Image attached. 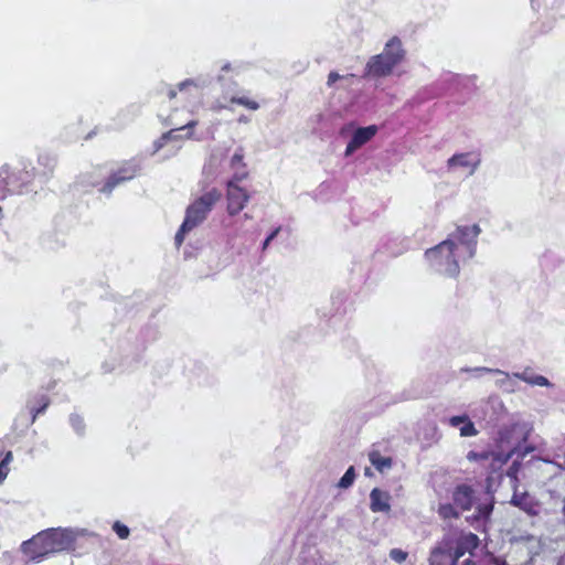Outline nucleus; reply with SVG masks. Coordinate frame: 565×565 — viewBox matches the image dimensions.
Wrapping results in <instances>:
<instances>
[{"label":"nucleus","instance_id":"1","mask_svg":"<svg viewBox=\"0 0 565 565\" xmlns=\"http://www.w3.org/2000/svg\"><path fill=\"white\" fill-rule=\"evenodd\" d=\"M481 230L479 225L457 226L448 238L425 253L430 267L448 277H457L460 260L470 259L477 249V238Z\"/></svg>","mask_w":565,"mask_h":565},{"label":"nucleus","instance_id":"2","mask_svg":"<svg viewBox=\"0 0 565 565\" xmlns=\"http://www.w3.org/2000/svg\"><path fill=\"white\" fill-rule=\"evenodd\" d=\"M83 530L47 529L22 544L23 552L33 562H41L55 553L74 548L76 539Z\"/></svg>","mask_w":565,"mask_h":565},{"label":"nucleus","instance_id":"3","mask_svg":"<svg viewBox=\"0 0 565 565\" xmlns=\"http://www.w3.org/2000/svg\"><path fill=\"white\" fill-rule=\"evenodd\" d=\"M405 51L398 38H392L382 53L372 56L366 66L363 77L380 78L388 76L393 68L402 62Z\"/></svg>","mask_w":565,"mask_h":565},{"label":"nucleus","instance_id":"4","mask_svg":"<svg viewBox=\"0 0 565 565\" xmlns=\"http://www.w3.org/2000/svg\"><path fill=\"white\" fill-rule=\"evenodd\" d=\"M220 199V191L213 189L204 193L201 198L188 206L184 221L174 237V242L178 247L183 243L184 235L206 218L213 205Z\"/></svg>","mask_w":565,"mask_h":565},{"label":"nucleus","instance_id":"5","mask_svg":"<svg viewBox=\"0 0 565 565\" xmlns=\"http://www.w3.org/2000/svg\"><path fill=\"white\" fill-rule=\"evenodd\" d=\"M238 74V67H233L231 63H225L221 67V72L217 75V83L221 85L222 95L224 99H228L233 104L244 106L252 110H257L259 104L255 100H250L247 97H239L238 84L234 81V76Z\"/></svg>","mask_w":565,"mask_h":565},{"label":"nucleus","instance_id":"6","mask_svg":"<svg viewBox=\"0 0 565 565\" xmlns=\"http://www.w3.org/2000/svg\"><path fill=\"white\" fill-rule=\"evenodd\" d=\"M452 500L455 507L460 508L462 511L470 510L471 508H476L477 518L478 519H487L493 509V504L491 501L481 502L479 498H477L475 490L472 487L468 484H458L452 492Z\"/></svg>","mask_w":565,"mask_h":565},{"label":"nucleus","instance_id":"7","mask_svg":"<svg viewBox=\"0 0 565 565\" xmlns=\"http://www.w3.org/2000/svg\"><path fill=\"white\" fill-rule=\"evenodd\" d=\"M463 555L460 546H454L451 541H443L435 546L429 556V565H455Z\"/></svg>","mask_w":565,"mask_h":565},{"label":"nucleus","instance_id":"8","mask_svg":"<svg viewBox=\"0 0 565 565\" xmlns=\"http://www.w3.org/2000/svg\"><path fill=\"white\" fill-rule=\"evenodd\" d=\"M516 429H518V426L513 425L509 428H504V429L500 430V433H499V440L501 443L500 447L502 449L504 447V444L507 445L509 450L512 449L513 447L518 448L516 454L513 455V456H516V458L513 460L512 465L509 467L508 472H507V475L512 479L518 478V472H519V469L521 466V463L519 461V457L521 455V440L518 439L515 443L512 441V437L516 433ZM530 450H531L530 448H526L522 452V457H524Z\"/></svg>","mask_w":565,"mask_h":565},{"label":"nucleus","instance_id":"9","mask_svg":"<svg viewBox=\"0 0 565 565\" xmlns=\"http://www.w3.org/2000/svg\"><path fill=\"white\" fill-rule=\"evenodd\" d=\"M140 170V164L136 160L125 162L116 172L109 175L102 192L111 193V191L120 183L129 181L136 177Z\"/></svg>","mask_w":565,"mask_h":565},{"label":"nucleus","instance_id":"10","mask_svg":"<svg viewBox=\"0 0 565 565\" xmlns=\"http://www.w3.org/2000/svg\"><path fill=\"white\" fill-rule=\"evenodd\" d=\"M249 200L247 192L234 184V181L227 182V212L230 215L238 214Z\"/></svg>","mask_w":565,"mask_h":565},{"label":"nucleus","instance_id":"11","mask_svg":"<svg viewBox=\"0 0 565 565\" xmlns=\"http://www.w3.org/2000/svg\"><path fill=\"white\" fill-rule=\"evenodd\" d=\"M510 503L524 511L530 516H536L542 511V504L527 492L519 493L515 491Z\"/></svg>","mask_w":565,"mask_h":565},{"label":"nucleus","instance_id":"12","mask_svg":"<svg viewBox=\"0 0 565 565\" xmlns=\"http://www.w3.org/2000/svg\"><path fill=\"white\" fill-rule=\"evenodd\" d=\"M376 132L377 126L375 125L358 128L353 132L352 138L347 146L345 156H351L354 151L369 142L376 135Z\"/></svg>","mask_w":565,"mask_h":565},{"label":"nucleus","instance_id":"13","mask_svg":"<svg viewBox=\"0 0 565 565\" xmlns=\"http://www.w3.org/2000/svg\"><path fill=\"white\" fill-rule=\"evenodd\" d=\"M480 164V159L470 152L456 153L447 161L449 169L457 167L471 168V174L477 170Z\"/></svg>","mask_w":565,"mask_h":565},{"label":"nucleus","instance_id":"14","mask_svg":"<svg viewBox=\"0 0 565 565\" xmlns=\"http://www.w3.org/2000/svg\"><path fill=\"white\" fill-rule=\"evenodd\" d=\"M391 495L386 491H382L379 488H374L370 493V509L372 512H384L391 511L390 504Z\"/></svg>","mask_w":565,"mask_h":565},{"label":"nucleus","instance_id":"15","mask_svg":"<svg viewBox=\"0 0 565 565\" xmlns=\"http://www.w3.org/2000/svg\"><path fill=\"white\" fill-rule=\"evenodd\" d=\"M518 448L513 447L512 449L508 450L507 454L503 452H489V451H469L467 455V458L471 461H478V460H488L489 458H492L494 461H498L500 463H505L510 458L513 457L514 454H516Z\"/></svg>","mask_w":565,"mask_h":565},{"label":"nucleus","instance_id":"16","mask_svg":"<svg viewBox=\"0 0 565 565\" xmlns=\"http://www.w3.org/2000/svg\"><path fill=\"white\" fill-rule=\"evenodd\" d=\"M354 74L348 73L344 75L339 74L337 71H331L327 77V86L332 89L348 88L352 85Z\"/></svg>","mask_w":565,"mask_h":565},{"label":"nucleus","instance_id":"17","mask_svg":"<svg viewBox=\"0 0 565 565\" xmlns=\"http://www.w3.org/2000/svg\"><path fill=\"white\" fill-rule=\"evenodd\" d=\"M512 375L531 385L551 386V382L543 375H529L526 371L522 373L515 372Z\"/></svg>","mask_w":565,"mask_h":565},{"label":"nucleus","instance_id":"18","mask_svg":"<svg viewBox=\"0 0 565 565\" xmlns=\"http://www.w3.org/2000/svg\"><path fill=\"white\" fill-rule=\"evenodd\" d=\"M36 402L39 406L31 405V402L28 403V407L30 408V413L32 415L31 423H34L36 417L40 414H43L50 404L49 397L44 394L39 395L36 397Z\"/></svg>","mask_w":565,"mask_h":565},{"label":"nucleus","instance_id":"19","mask_svg":"<svg viewBox=\"0 0 565 565\" xmlns=\"http://www.w3.org/2000/svg\"><path fill=\"white\" fill-rule=\"evenodd\" d=\"M370 461L371 463L380 471L383 472L384 470L392 467V459L390 457H383L377 451H372L370 454Z\"/></svg>","mask_w":565,"mask_h":565},{"label":"nucleus","instance_id":"20","mask_svg":"<svg viewBox=\"0 0 565 565\" xmlns=\"http://www.w3.org/2000/svg\"><path fill=\"white\" fill-rule=\"evenodd\" d=\"M462 371L466 372H472L475 376H482L483 374H500L503 376L502 380H500V384L502 385L504 382H507L510 377V375L501 370L498 369H489L484 366L473 367V369H462Z\"/></svg>","mask_w":565,"mask_h":565},{"label":"nucleus","instance_id":"21","mask_svg":"<svg viewBox=\"0 0 565 565\" xmlns=\"http://www.w3.org/2000/svg\"><path fill=\"white\" fill-rule=\"evenodd\" d=\"M38 161L44 168L43 175L47 180L54 171L56 159L50 154H41Z\"/></svg>","mask_w":565,"mask_h":565},{"label":"nucleus","instance_id":"22","mask_svg":"<svg viewBox=\"0 0 565 565\" xmlns=\"http://www.w3.org/2000/svg\"><path fill=\"white\" fill-rule=\"evenodd\" d=\"M196 125H198V121L191 120L188 124H185L179 128L170 129L168 132H171L172 135H171V137H169V141L181 140L183 137L179 134V131L185 130V129L188 130L185 138H191L192 130Z\"/></svg>","mask_w":565,"mask_h":565},{"label":"nucleus","instance_id":"23","mask_svg":"<svg viewBox=\"0 0 565 565\" xmlns=\"http://www.w3.org/2000/svg\"><path fill=\"white\" fill-rule=\"evenodd\" d=\"M207 85V81L203 77H198V78H188L183 82H181L179 85H178V89L180 92H184L190 86H193V87H196V88H202L204 86Z\"/></svg>","mask_w":565,"mask_h":565},{"label":"nucleus","instance_id":"24","mask_svg":"<svg viewBox=\"0 0 565 565\" xmlns=\"http://www.w3.org/2000/svg\"><path fill=\"white\" fill-rule=\"evenodd\" d=\"M354 479H355V470H354V467L351 466L348 468L345 473L339 480L338 487L341 489H348L353 484Z\"/></svg>","mask_w":565,"mask_h":565},{"label":"nucleus","instance_id":"25","mask_svg":"<svg viewBox=\"0 0 565 565\" xmlns=\"http://www.w3.org/2000/svg\"><path fill=\"white\" fill-rule=\"evenodd\" d=\"M478 536L476 534L469 533L468 535H465L457 544L456 546H460L461 551H463V554L466 553V550L469 547H476L478 545Z\"/></svg>","mask_w":565,"mask_h":565},{"label":"nucleus","instance_id":"26","mask_svg":"<svg viewBox=\"0 0 565 565\" xmlns=\"http://www.w3.org/2000/svg\"><path fill=\"white\" fill-rule=\"evenodd\" d=\"M244 149L243 147H238L233 157L231 158V168L232 169H237L238 167L241 168H246V164L244 163Z\"/></svg>","mask_w":565,"mask_h":565},{"label":"nucleus","instance_id":"27","mask_svg":"<svg viewBox=\"0 0 565 565\" xmlns=\"http://www.w3.org/2000/svg\"><path fill=\"white\" fill-rule=\"evenodd\" d=\"M438 513L443 519L458 518L459 514L452 504H441L438 509Z\"/></svg>","mask_w":565,"mask_h":565},{"label":"nucleus","instance_id":"28","mask_svg":"<svg viewBox=\"0 0 565 565\" xmlns=\"http://www.w3.org/2000/svg\"><path fill=\"white\" fill-rule=\"evenodd\" d=\"M477 434L478 430L476 429L475 424L468 417L467 420L460 427V435L462 437H470L476 436Z\"/></svg>","mask_w":565,"mask_h":565},{"label":"nucleus","instance_id":"29","mask_svg":"<svg viewBox=\"0 0 565 565\" xmlns=\"http://www.w3.org/2000/svg\"><path fill=\"white\" fill-rule=\"evenodd\" d=\"M70 423L77 434L82 435L84 433L85 425L81 416L72 414L70 416Z\"/></svg>","mask_w":565,"mask_h":565},{"label":"nucleus","instance_id":"30","mask_svg":"<svg viewBox=\"0 0 565 565\" xmlns=\"http://www.w3.org/2000/svg\"><path fill=\"white\" fill-rule=\"evenodd\" d=\"M113 530L116 532V534L119 536V539L125 540L129 536V529L125 524L120 523L119 521H116L113 525Z\"/></svg>","mask_w":565,"mask_h":565},{"label":"nucleus","instance_id":"31","mask_svg":"<svg viewBox=\"0 0 565 565\" xmlns=\"http://www.w3.org/2000/svg\"><path fill=\"white\" fill-rule=\"evenodd\" d=\"M408 554L401 548H393L390 552V557L396 563H403L407 558Z\"/></svg>","mask_w":565,"mask_h":565},{"label":"nucleus","instance_id":"32","mask_svg":"<svg viewBox=\"0 0 565 565\" xmlns=\"http://www.w3.org/2000/svg\"><path fill=\"white\" fill-rule=\"evenodd\" d=\"M233 170H234V174L230 181H234V184H237L238 182L243 181L248 175L246 168L238 167L237 169H233Z\"/></svg>","mask_w":565,"mask_h":565},{"label":"nucleus","instance_id":"33","mask_svg":"<svg viewBox=\"0 0 565 565\" xmlns=\"http://www.w3.org/2000/svg\"><path fill=\"white\" fill-rule=\"evenodd\" d=\"M171 132H164L162 134V136L157 139L154 142H153V153L158 152L160 149H162L166 143L169 141V137H171Z\"/></svg>","mask_w":565,"mask_h":565},{"label":"nucleus","instance_id":"34","mask_svg":"<svg viewBox=\"0 0 565 565\" xmlns=\"http://www.w3.org/2000/svg\"><path fill=\"white\" fill-rule=\"evenodd\" d=\"M468 416L467 415H462V416H452L450 419H449V424L452 426V427H458L460 426L461 424H463L466 420H467Z\"/></svg>","mask_w":565,"mask_h":565},{"label":"nucleus","instance_id":"35","mask_svg":"<svg viewBox=\"0 0 565 565\" xmlns=\"http://www.w3.org/2000/svg\"><path fill=\"white\" fill-rule=\"evenodd\" d=\"M9 469L8 466H4L0 462V483L6 479L8 476Z\"/></svg>","mask_w":565,"mask_h":565},{"label":"nucleus","instance_id":"36","mask_svg":"<svg viewBox=\"0 0 565 565\" xmlns=\"http://www.w3.org/2000/svg\"><path fill=\"white\" fill-rule=\"evenodd\" d=\"M11 460H12V452L8 451L0 462L4 466H8Z\"/></svg>","mask_w":565,"mask_h":565},{"label":"nucleus","instance_id":"37","mask_svg":"<svg viewBox=\"0 0 565 565\" xmlns=\"http://www.w3.org/2000/svg\"><path fill=\"white\" fill-rule=\"evenodd\" d=\"M280 230V226L276 227L266 238H268L271 242L274 238H276Z\"/></svg>","mask_w":565,"mask_h":565},{"label":"nucleus","instance_id":"38","mask_svg":"<svg viewBox=\"0 0 565 565\" xmlns=\"http://www.w3.org/2000/svg\"><path fill=\"white\" fill-rule=\"evenodd\" d=\"M177 96V90L174 88H169L168 90V97L170 99H173Z\"/></svg>","mask_w":565,"mask_h":565},{"label":"nucleus","instance_id":"39","mask_svg":"<svg viewBox=\"0 0 565 565\" xmlns=\"http://www.w3.org/2000/svg\"><path fill=\"white\" fill-rule=\"evenodd\" d=\"M249 121V118L245 115H241L238 117V122H242V124H247Z\"/></svg>","mask_w":565,"mask_h":565},{"label":"nucleus","instance_id":"40","mask_svg":"<svg viewBox=\"0 0 565 565\" xmlns=\"http://www.w3.org/2000/svg\"><path fill=\"white\" fill-rule=\"evenodd\" d=\"M531 6L534 10L540 8V0H531Z\"/></svg>","mask_w":565,"mask_h":565},{"label":"nucleus","instance_id":"41","mask_svg":"<svg viewBox=\"0 0 565 565\" xmlns=\"http://www.w3.org/2000/svg\"><path fill=\"white\" fill-rule=\"evenodd\" d=\"M269 244H270V241H269L268 238H266V239L264 241V243H263L262 249H263V250H266Z\"/></svg>","mask_w":565,"mask_h":565},{"label":"nucleus","instance_id":"42","mask_svg":"<svg viewBox=\"0 0 565 565\" xmlns=\"http://www.w3.org/2000/svg\"><path fill=\"white\" fill-rule=\"evenodd\" d=\"M6 185L7 186H12L13 185V179L11 177L6 180Z\"/></svg>","mask_w":565,"mask_h":565},{"label":"nucleus","instance_id":"43","mask_svg":"<svg viewBox=\"0 0 565 565\" xmlns=\"http://www.w3.org/2000/svg\"><path fill=\"white\" fill-rule=\"evenodd\" d=\"M462 565H476V563L470 559H466Z\"/></svg>","mask_w":565,"mask_h":565},{"label":"nucleus","instance_id":"44","mask_svg":"<svg viewBox=\"0 0 565 565\" xmlns=\"http://www.w3.org/2000/svg\"><path fill=\"white\" fill-rule=\"evenodd\" d=\"M9 191H10V192H18V193H22V190H21V189H19V190H17V189H9Z\"/></svg>","mask_w":565,"mask_h":565},{"label":"nucleus","instance_id":"45","mask_svg":"<svg viewBox=\"0 0 565 565\" xmlns=\"http://www.w3.org/2000/svg\"><path fill=\"white\" fill-rule=\"evenodd\" d=\"M365 475H366V476L371 475V470H370V468H365Z\"/></svg>","mask_w":565,"mask_h":565},{"label":"nucleus","instance_id":"46","mask_svg":"<svg viewBox=\"0 0 565 565\" xmlns=\"http://www.w3.org/2000/svg\"><path fill=\"white\" fill-rule=\"evenodd\" d=\"M218 108H227L226 105H218Z\"/></svg>","mask_w":565,"mask_h":565},{"label":"nucleus","instance_id":"47","mask_svg":"<svg viewBox=\"0 0 565 565\" xmlns=\"http://www.w3.org/2000/svg\"><path fill=\"white\" fill-rule=\"evenodd\" d=\"M521 440H522V441H525V440H526V437H525V436H522Z\"/></svg>","mask_w":565,"mask_h":565}]
</instances>
